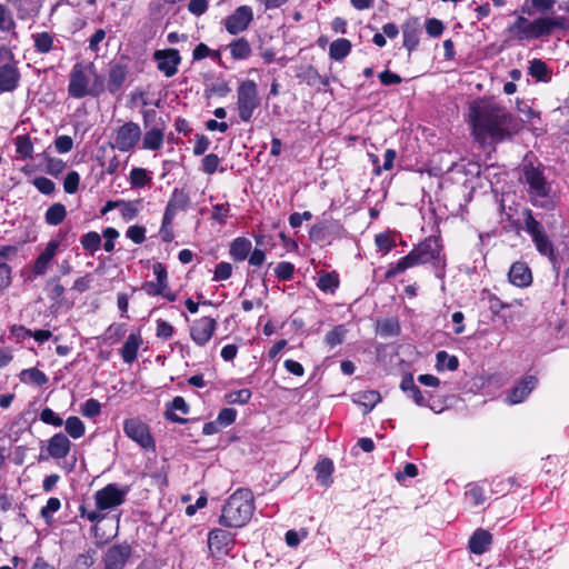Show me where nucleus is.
Returning <instances> with one entry per match:
<instances>
[{"label":"nucleus","instance_id":"nucleus-10","mask_svg":"<svg viewBox=\"0 0 569 569\" xmlns=\"http://www.w3.org/2000/svg\"><path fill=\"white\" fill-rule=\"evenodd\" d=\"M217 328V321L210 317L196 320L190 327V337L200 347L206 346L212 338Z\"/></svg>","mask_w":569,"mask_h":569},{"label":"nucleus","instance_id":"nucleus-54","mask_svg":"<svg viewBox=\"0 0 569 569\" xmlns=\"http://www.w3.org/2000/svg\"><path fill=\"white\" fill-rule=\"evenodd\" d=\"M156 333L158 338L168 340L173 336L174 329L170 322L159 319L157 320Z\"/></svg>","mask_w":569,"mask_h":569},{"label":"nucleus","instance_id":"nucleus-29","mask_svg":"<svg viewBox=\"0 0 569 569\" xmlns=\"http://www.w3.org/2000/svg\"><path fill=\"white\" fill-rule=\"evenodd\" d=\"M352 399L356 403L362 406L365 408V412L367 413L371 411L377 403L380 402L381 396L376 390H366L355 393Z\"/></svg>","mask_w":569,"mask_h":569},{"label":"nucleus","instance_id":"nucleus-64","mask_svg":"<svg viewBox=\"0 0 569 569\" xmlns=\"http://www.w3.org/2000/svg\"><path fill=\"white\" fill-rule=\"evenodd\" d=\"M61 507V502L58 498H49L46 506L41 508V516L49 518L52 513L57 512Z\"/></svg>","mask_w":569,"mask_h":569},{"label":"nucleus","instance_id":"nucleus-59","mask_svg":"<svg viewBox=\"0 0 569 569\" xmlns=\"http://www.w3.org/2000/svg\"><path fill=\"white\" fill-rule=\"evenodd\" d=\"M167 289V286H162V283L157 281H147L142 284V290L148 296H161V293H164V290Z\"/></svg>","mask_w":569,"mask_h":569},{"label":"nucleus","instance_id":"nucleus-7","mask_svg":"<svg viewBox=\"0 0 569 569\" xmlns=\"http://www.w3.org/2000/svg\"><path fill=\"white\" fill-rule=\"evenodd\" d=\"M523 214L525 230L531 236L536 249L540 254L548 257L550 261H555V247L542 224L533 218L531 210H526Z\"/></svg>","mask_w":569,"mask_h":569},{"label":"nucleus","instance_id":"nucleus-13","mask_svg":"<svg viewBox=\"0 0 569 569\" xmlns=\"http://www.w3.org/2000/svg\"><path fill=\"white\" fill-rule=\"evenodd\" d=\"M190 197L183 189L176 188L167 203L163 213V226L170 227L179 210L188 209Z\"/></svg>","mask_w":569,"mask_h":569},{"label":"nucleus","instance_id":"nucleus-40","mask_svg":"<svg viewBox=\"0 0 569 569\" xmlns=\"http://www.w3.org/2000/svg\"><path fill=\"white\" fill-rule=\"evenodd\" d=\"M229 47L232 57L236 59H246L251 52L249 43L243 38L234 40Z\"/></svg>","mask_w":569,"mask_h":569},{"label":"nucleus","instance_id":"nucleus-28","mask_svg":"<svg viewBox=\"0 0 569 569\" xmlns=\"http://www.w3.org/2000/svg\"><path fill=\"white\" fill-rule=\"evenodd\" d=\"M317 481L323 486L329 487L332 483L333 463L330 459L323 458L319 460L315 467Z\"/></svg>","mask_w":569,"mask_h":569},{"label":"nucleus","instance_id":"nucleus-6","mask_svg":"<svg viewBox=\"0 0 569 569\" xmlns=\"http://www.w3.org/2000/svg\"><path fill=\"white\" fill-rule=\"evenodd\" d=\"M259 104L260 99L256 82L252 80L242 81L237 89V109L241 121L249 122Z\"/></svg>","mask_w":569,"mask_h":569},{"label":"nucleus","instance_id":"nucleus-48","mask_svg":"<svg viewBox=\"0 0 569 569\" xmlns=\"http://www.w3.org/2000/svg\"><path fill=\"white\" fill-rule=\"evenodd\" d=\"M376 244L382 253H388L395 247V240L389 233H379L376 236Z\"/></svg>","mask_w":569,"mask_h":569},{"label":"nucleus","instance_id":"nucleus-60","mask_svg":"<svg viewBox=\"0 0 569 569\" xmlns=\"http://www.w3.org/2000/svg\"><path fill=\"white\" fill-rule=\"evenodd\" d=\"M421 31V23L418 18H409L402 26L403 36H415Z\"/></svg>","mask_w":569,"mask_h":569},{"label":"nucleus","instance_id":"nucleus-38","mask_svg":"<svg viewBox=\"0 0 569 569\" xmlns=\"http://www.w3.org/2000/svg\"><path fill=\"white\" fill-rule=\"evenodd\" d=\"M66 431L71 438L79 439L84 435L86 427L80 418L71 416L66 420Z\"/></svg>","mask_w":569,"mask_h":569},{"label":"nucleus","instance_id":"nucleus-32","mask_svg":"<svg viewBox=\"0 0 569 569\" xmlns=\"http://www.w3.org/2000/svg\"><path fill=\"white\" fill-rule=\"evenodd\" d=\"M174 411H180L182 415H187L189 411V406L187 405L186 400L182 397H176L170 402L167 411H166V418L173 421V422H184V419L178 417Z\"/></svg>","mask_w":569,"mask_h":569},{"label":"nucleus","instance_id":"nucleus-42","mask_svg":"<svg viewBox=\"0 0 569 569\" xmlns=\"http://www.w3.org/2000/svg\"><path fill=\"white\" fill-rule=\"evenodd\" d=\"M339 286V279L336 273H325L319 277L318 287L325 292H333Z\"/></svg>","mask_w":569,"mask_h":569},{"label":"nucleus","instance_id":"nucleus-41","mask_svg":"<svg viewBox=\"0 0 569 569\" xmlns=\"http://www.w3.org/2000/svg\"><path fill=\"white\" fill-rule=\"evenodd\" d=\"M346 333L347 329L343 325L336 326L326 335L325 341L330 348H335L336 346L342 343Z\"/></svg>","mask_w":569,"mask_h":569},{"label":"nucleus","instance_id":"nucleus-44","mask_svg":"<svg viewBox=\"0 0 569 569\" xmlns=\"http://www.w3.org/2000/svg\"><path fill=\"white\" fill-rule=\"evenodd\" d=\"M466 499L472 505V506H479L482 505L486 501V495L485 490L477 486L472 485L468 488V490L465 493Z\"/></svg>","mask_w":569,"mask_h":569},{"label":"nucleus","instance_id":"nucleus-2","mask_svg":"<svg viewBox=\"0 0 569 569\" xmlns=\"http://www.w3.org/2000/svg\"><path fill=\"white\" fill-rule=\"evenodd\" d=\"M106 90V79L92 62L76 63L69 74L68 93L74 99L99 97Z\"/></svg>","mask_w":569,"mask_h":569},{"label":"nucleus","instance_id":"nucleus-14","mask_svg":"<svg viewBox=\"0 0 569 569\" xmlns=\"http://www.w3.org/2000/svg\"><path fill=\"white\" fill-rule=\"evenodd\" d=\"M157 68L166 76L173 77L178 72V66L181 61L179 51L176 49L157 50L153 53Z\"/></svg>","mask_w":569,"mask_h":569},{"label":"nucleus","instance_id":"nucleus-33","mask_svg":"<svg viewBox=\"0 0 569 569\" xmlns=\"http://www.w3.org/2000/svg\"><path fill=\"white\" fill-rule=\"evenodd\" d=\"M66 216V207L62 203L57 202L47 209L44 219L48 224L58 226L64 220Z\"/></svg>","mask_w":569,"mask_h":569},{"label":"nucleus","instance_id":"nucleus-31","mask_svg":"<svg viewBox=\"0 0 569 569\" xmlns=\"http://www.w3.org/2000/svg\"><path fill=\"white\" fill-rule=\"evenodd\" d=\"M351 50V43L346 38H339L330 43L329 56L336 61L345 59Z\"/></svg>","mask_w":569,"mask_h":569},{"label":"nucleus","instance_id":"nucleus-25","mask_svg":"<svg viewBox=\"0 0 569 569\" xmlns=\"http://www.w3.org/2000/svg\"><path fill=\"white\" fill-rule=\"evenodd\" d=\"M19 72L14 63L0 64V91H12L19 82Z\"/></svg>","mask_w":569,"mask_h":569},{"label":"nucleus","instance_id":"nucleus-56","mask_svg":"<svg viewBox=\"0 0 569 569\" xmlns=\"http://www.w3.org/2000/svg\"><path fill=\"white\" fill-rule=\"evenodd\" d=\"M397 157V153L393 149H387L385 154H383V166L382 167H376L375 168V173L377 176L381 174L382 170H391L392 167H393V161Z\"/></svg>","mask_w":569,"mask_h":569},{"label":"nucleus","instance_id":"nucleus-49","mask_svg":"<svg viewBox=\"0 0 569 569\" xmlns=\"http://www.w3.org/2000/svg\"><path fill=\"white\" fill-rule=\"evenodd\" d=\"M295 272V267L292 263L282 261L277 264L274 268V274L280 280H289L292 278Z\"/></svg>","mask_w":569,"mask_h":569},{"label":"nucleus","instance_id":"nucleus-5","mask_svg":"<svg viewBox=\"0 0 569 569\" xmlns=\"http://www.w3.org/2000/svg\"><path fill=\"white\" fill-rule=\"evenodd\" d=\"M522 178L528 186L531 203L540 208L547 207L552 188L543 174L541 164L525 163L522 167Z\"/></svg>","mask_w":569,"mask_h":569},{"label":"nucleus","instance_id":"nucleus-37","mask_svg":"<svg viewBox=\"0 0 569 569\" xmlns=\"http://www.w3.org/2000/svg\"><path fill=\"white\" fill-rule=\"evenodd\" d=\"M117 204L120 208L122 218L127 221L133 220L142 208L141 200L118 201Z\"/></svg>","mask_w":569,"mask_h":569},{"label":"nucleus","instance_id":"nucleus-52","mask_svg":"<svg viewBox=\"0 0 569 569\" xmlns=\"http://www.w3.org/2000/svg\"><path fill=\"white\" fill-rule=\"evenodd\" d=\"M80 176L77 171H70L63 181L64 191L69 194L74 193L79 188Z\"/></svg>","mask_w":569,"mask_h":569},{"label":"nucleus","instance_id":"nucleus-30","mask_svg":"<svg viewBox=\"0 0 569 569\" xmlns=\"http://www.w3.org/2000/svg\"><path fill=\"white\" fill-rule=\"evenodd\" d=\"M251 241L247 238L239 237L234 239L230 246V254L237 261H243L247 259L251 251Z\"/></svg>","mask_w":569,"mask_h":569},{"label":"nucleus","instance_id":"nucleus-55","mask_svg":"<svg viewBox=\"0 0 569 569\" xmlns=\"http://www.w3.org/2000/svg\"><path fill=\"white\" fill-rule=\"evenodd\" d=\"M32 183L43 194H51L56 189L53 181L46 177H37Z\"/></svg>","mask_w":569,"mask_h":569},{"label":"nucleus","instance_id":"nucleus-50","mask_svg":"<svg viewBox=\"0 0 569 569\" xmlns=\"http://www.w3.org/2000/svg\"><path fill=\"white\" fill-rule=\"evenodd\" d=\"M81 412L84 417H88V418H94L97 416L100 415L101 412V405L98 400L96 399H88L83 406H82V409H81Z\"/></svg>","mask_w":569,"mask_h":569},{"label":"nucleus","instance_id":"nucleus-22","mask_svg":"<svg viewBox=\"0 0 569 569\" xmlns=\"http://www.w3.org/2000/svg\"><path fill=\"white\" fill-rule=\"evenodd\" d=\"M492 542V536L488 530L477 529L469 539L468 548L475 555H482L488 551Z\"/></svg>","mask_w":569,"mask_h":569},{"label":"nucleus","instance_id":"nucleus-8","mask_svg":"<svg viewBox=\"0 0 569 569\" xmlns=\"http://www.w3.org/2000/svg\"><path fill=\"white\" fill-rule=\"evenodd\" d=\"M141 139L140 127L130 121L126 122L117 129L113 136L112 148L127 152L132 150Z\"/></svg>","mask_w":569,"mask_h":569},{"label":"nucleus","instance_id":"nucleus-62","mask_svg":"<svg viewBox=\"0 0 569 569\" xmlns=\"http://www.w3.org/2000/svg\"><path fill=\"white\" fill-rule=\"evenodd\" d=\"M530 74L539 80H545L547 77V67L545 62L540 60H533L530 63Z\"/></svg>","mask_w":569,"mask_h":569},{"label":"nucleus","instance_id":"nucleus-18","mask_svg":"<svg viewBox=\"0 0 569 569\" xmlns=\"http://www.w3.org/2000/svg\"><path fill=\"white\" fill-rule=\"evenodd\" d=\"M532 29L538 33V36L550 32L568 31L569 19L565 17L540 18L532 22Z\"/></svg>","mask_w":569,"mask_h":569},{"label":"nucleus","instance_id":"nucleus-57","mask_svg":"<svg viewBox=\"0 0 569 569\" xmlns=\"http://www.w3.org/2000/svg\"><path fill=\"white\" fill-rule=\"evenodd\" d=\"M127 237L139 244L146 240V229L141 226H131L127 230Z\"/></svg>","mask_w":569,"mask_h":569},{"label":"nucleus","instance_id":"nucleus-36","mask_svg":"<svg viewBox=\"0 0 569 569\" xmlns=\"http://www.w3.org/2000/svg\"><path fill=\"white\" fill-rule=\"evenodd\" d=\"M16 152L21 159H29L33 153V144L27 134H20L14 139Z\"/></svg>","mask_w":569,"mask_h":569},{"label":"nucleus","instance_id":"nucleus-35","mask_svg":"<svg viewBox=\"0 0 569 569\" xmlns=\"http://www.w3.org/2000/svg\"><path fill=\"white\" fill-rule=\"evenodd\" d=\"M20 380L24 383H32L40 387L48 382V377L41 370L30 368L21 371Z\"/></svg>","mask_w":569,"mask_h":569},{"label":"nucleus","instance_id":"nucleus-19","mask_svg":"<svg viewBox=\"0 0 569 569\" xmlns=\"http://www.w3.org/2000/svg\"><path fill=\"white\" fill-rule=\"evenodd\" d=\"M128 69L120 63L110 66L106 88L113 96H120L123 92V86L127 80Z\"/></svg>","mask_w":569,"mask_h":569},{"label":"nucleus","instance_id":"nucleus-15","mask_svg":"<svg viewBox=\"0 0 569 569\" xmlns=\"http://www.w3.org/2000/svg\"><path fill=\"white\" fill-rule=\"evenodd\" d=\"M131 556V547L127 543L113 545L103 556L104 569H124Z\"/></svg>","mask_w":569,"mask_h":569},{"label":"nucleus","instance_id":"nucleus-26","mask_svg":"<svg viewBox=\"0 0 569 569\" xmlns=\"http://www.w3.org/2000/svg\"><path fill=\"white\" fill-rule=\"evenodd\" d=\"M141 345V336L138 333H130L120 350L122 360L126 363H132L137 359L138 350Z\"/></svg>","mask_w":569,"mask_h":569},{"label":"nucleus","instance_id":"nucleus-34","mask_svg":"<svg viewBox=\"0 0 569 569\" xmlns=\"http://www.w3.org/2000/svg\"><path fill=\"white\" fill-rule=\"evenodd\" d=\"M151 176L144 168H132L129 173V182L132 188H143L151 183Z\"/></svg>","mask_w":569,"mask_h":569},{"label":"nucleus","instance_id":"nucleus-23","mask_svg":"<svg viewBox=\"0 0 569 569\" xmlns=\"http://www.w3.org/2000/svg\"><path fill=\"white\" fill-rule=\"evenodd\" d=\"M71 442L68 437L61 432L56 433L48 442V453L54 459L66 458L70 451Z\"/></svg>","mask_w":569,"mask_h":569},{"label":"nucleus","instance_id":"nucleus-3","mask_svg":"<svg viewBox=\"0 0 569 569\" xmlns=\"http://www.w3.org/2000/svg\"><path fill=\"white\" fill-rule=\"evenodd\" d=\"M128 493V486L109 483L94 492V509L89 510L84 505L80 506V517L88 519L92 523H99L106 518L107 512L124 503Z\"/></svg>","mask_w":569,"mask_h":569},{"label":"nucleus","instance_id":"nucleus-39","mask_svg":"<svg viewBox=\"0 0 569 569\" xmlns=\"http://www.w3.org/2000/svg\"><path fill=\"white\" fill-rule=\"evenodd\" d=\"M437 358V369L438 370H445L448 369L450 371H453L458 368V359L456 356H451L446 351H439L436 356Z\"/></svg>","mask_w":569,"mask_h":569},{"label":"nucleus","instance_id":"nucleus-17","mask_svg":"<svg viewBox=\"0 0 569 569\" xmlns=\"http://www.w3.org/2000/svg\"><path fill=\"white\" fill-rule=\"evenodd\" d=\"M537 378L527 376L522 378L508 393L506 401L513 406L525 401L537 386Z\"/></svg>","mask_w":569,"mask_h":569},{"label":"nucleus","instance_id":"nucleus-63","mask_svg":"<svg viewBox=\"0 0 569 569\" xmlns=\"http://www.w3.org/2000/svg\"><path fill=\"white\" fill-rule=\"evenodd\" d=\"M232 272V266L229 262H220L216 266L214 280H227L230 278Z\"/></svg>","mask_w":569,"mask_h":569},{"label":"nucleus","instance_id":"nucleus-46","mask_svg":"<svg viewBox=\"0 0 569 569\" xmlns=\"http://www.w3.org/2000/svg\"><path fill=\"white\" fill-rule=\"evenodd\" d=\"M40 420L46 425H51L54 427H61L63 425L62 418L50 408H44L41 410Z\"/></svg>","mask_w":569,"mask_h":569},{"label":"nucleus","instance_id":"nucleus-24","mask_svg":"<svg viewBox=\"0 0 569 569\" xmlns=\"http://www.w3.org/2000/svg\"><path fill=\"white\" fill-rule=\"evenodd\" d=\"M418 264L423 263L420 261V258L413 249L406 257H402L400 260H398L395 264H390L385 277L387 280H389L397 274L405 272L407 269Z\"/></svg>","mask_w":569,"mask_h":569},{"label":"nucleus","instance_id":"nucleus-27","mask_svg":"<svg viewBox=\"0 0 569 569\" xmlns=\"http://www.w3.org/2000/svg\"><path fill=\"white\" fill-rule=\"evenodd\" d=\"M163 141V129L160 127H152L147 130L142 137V148L156 151L162 148Z\"/></svg>","mask_w":569,"mask_h":569},{"label":"nucleus","instance_id":"nucleus-43","mask_svg":"<svg viewBox=\"0 0 569 569\" xmlns=\"http://www.w3.org/2000/svg\"><path fill=\"white\" fill-rule=\"evenodd\" d=\"M81 244H82L84 250L93 253V252H96L100 248L101 237L97 232H93V231L88 232V233L82 236Z\"/></svg>","mask_w":569,"mask_h":569},{"label":"nucleus","instance_id":"nucleus-61","mask_svg":"<svg viewBox=\"0 0 569 569\" xmlns=\"http://www.w3.org/2000/svg\"><path fill=\"white\" fill-rule=\"evenodd\" d=\"M47 172L51 176H59L66 168V163L58 158H49L47 160Z\"/></svg>","mask_w":569,"mask_h":569},{"label":"nucleus","instance_id":"nucleus-20","mask_svg":"<svg viewBox=\"0 0 569 569\" xmlns=\"http://www.w3.org/2000/svg\"><path fill=\"white\" fill-rule=\"evenodd\" d=\"M59 246L60 241L57 239H51L47 243L44 250L38 256L37 260L34 261L32 271L36 276H43L47 272L51 260L57 254Z\"/></svg>","mask_w":569,"mask_h":569},{"label":"nucleus","instance_id":"nucleus-21","mask_svg":"<svg viewBox=\"0 0 569 569\" xmlns=\"http://www.w3.org/2000/svg\"><path fill=\"white\" fill-rule=\"evenodd\" d=\"M508 278L513 286L519 288L528 287L532 282L530 268L521 261H517L510 267Z\"/></svg>","mask_w":569,"mask_h":569},{"label":"nucleus","instance_id":"nucleus-11","mask_svg":"<svg viewBox=\"0 0 569 569\" xmlns=\"http://www.w3.org/2000/svg\"><path fill=\"white\" fill-rule=\"evenodd\" d=\"M252 19L253 11L251 7L240 6L224 20L226 30L231 34L242 32Z\"/></svg>","mask_w":569,"mask_h":569},{"label":"nucleus","instance_id":"nucleus-45","mask_svg":"<svg viewBox=\"0 0 569 569\" xmlns=\"http://www.w3.org/2000/svg\"><path fill=\"white\" fill-rule=\"evenodd\" d=\"M250 398L251 391L249 389H240L226 395L227 401L232 405H244L250 400Z\"/></svg>","mask_w":569,"mask_h":569},{"label":"nucleus","instance_id":"nucleus-16","mask_svg":"<svg viewBox=\"0 0 569 569\" xmlns=\"http://www.w3.org/2000/svg\"><path fill=\"white\" fill-rule=\"evenodd\" d=\"M416 253L422 263L441 262L442 247L439 240L435 237L426 239L423 242L415 248Z\"/></svg>","mask_w":569,"mask_h":569},{"label":"nucleus","instance_id":"nucleus-1","mask_svg":"<svg viewBox=\"0 0 569 569\" xmlns=\"http://www.w3.org/2000/svg\"><path fill=\"white\" fill-rule=\"evenodd\" d=\"M469 119L475 139L486 143L488 140L496 142L506 137L511 114L496 102L478 100L469 107Z\"/></svg>","mask_w":569,"mask_h":569},{"label":"nucleus","instance_id":"nucleus-12","mask_svg":"<svg viewBox=\"0 0 569 569\" xmlns=\"http://www.w3.org/2000/svg\"><path fill=\"white\" fill-rule=\"evenodd\" d=\"M208 545L213 556L223 557L229 555L233 547V537L223 529H213L209 532Z\"/></svg>","mask_w":569,"mask_h":569},{"label":"nucleus","instance_id":"nucleus-51","mask_svg":"<svg viewBox=\"0 0 569 569\" xmlns=\"http://www.w3.org/2000/svg\"><path fill=\"white\" fill-rule=\"evenodd\" d=\"M237 417V411L233 408H223L218 417L216 422L221 427H228L234 422Z\"/></svg>","mask_w":569,"mask_h":569},{"label":"nucleus","instance_id":"nucleus-4","mask_svg":"<svg viewBox=\"0 0 569 569\" xmlns=\"http://www.w3.org/2000/svg\"><path fill=\"white\" fill-rule=\"evenodd\" d=\"M253 510L252 492L248 489H238L224 503L220 523L229 528H241L251 519Z\"/></svg>","mask_w":569,"mask_h":569},{"label":"nucleus","instance_id":"nucleus-58","mask_svg":"<svg viewBox=\"0 0 569 569\" xmlns=\"http://www.w3.org/2000/svg\"><path fill=\"white\" fill-rule=\"evenodd\" d=\"M73 147V140L69 136H59L54 140V148L59 153H67Z\"/></svg>","mask_w":569,"mask_h":569},{"label":"nucleus","instance_id":"nucleus-9","mask_svg":"<svg viewBox=\"0 0 569 569\" xmlns=\"http://www.w3.org/2000/svg\"><path fill=\"white\" fill-rule=\"evenodd\" d=\"M123 430L127 437L139 443L142 448L154 449V441L144 422L139 419H128L124 421Z\"/></svg>","mask_w":569,"mask_h":569},{"label":"nucleus","instance_id":"nucleus-47","mask_svg":"<svg viewBox=\"0 0 569 569\" xmlns=\"http://www.w3.org/2000/svg\"><path fill=\"white\" fill-rule=\"evenodd\" d=\"M14 27V21L10 10L0 4V31L8 32Z\"/></svg>","mask_w":569,"mask_h":569},{"label":"nucleus","instance_id":"nucleus-53","mask_svg":"<svg viewBox=\"0 0 569 569\" xmlns=\"http://www.w3.org/2000/svg\"><path fill=\"white\" fill-rule=\"evenodd\" d=\"M220 158L216 153H209L202 159V171L212 174L217 171Z\"/></svg>","mask_w":569,"mask_h":569}]
</instances>
